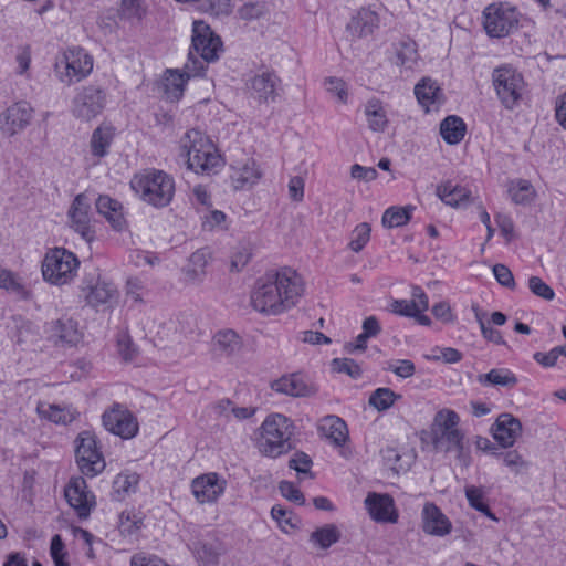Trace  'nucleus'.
<instances>
[{
    "mask_svg": "<svg viewBox=\"0 0 566 566\" xmlns=\"http://www.w3.org/2000/svg\"><path fill=\"white\" fill-rule=\"evenodd\" d=\"M303 293V282L295 270L282 268L260 277L251 293L253 308L262 314L277 315L293 307Z\"/></svg>",
    "mask_w": 566,
    "mask_h": 566,
    "instance_id": "obj_1",
    "label": "nucleus"
},
{
    "mask_svg": "<svg viewBox=\"0 0 566 566\" xmlns=\"http://www.w3.org/2000/svg\"><path fill=\"white\" fill-rule=\"evenodd\" d=\"M180 157L196 174H210L221 166L213 143L201 130L189 129L179 140Z\"/></svg>",
    "mask_w": 566,
    "mask_h": 566,
    "instance_id": "obj_2",
    "label": "nucleus"
},
{
    "mask_svg": "<svg viewBox=\"0 0 566 566\" xmlns=\"http://www.w3.org/2000/svg\"><path fill=\"white\" fill-rule=\"evenodd\" d=\"M293 422L281 413H272L265 418L260 427V437L256 441L259 452L269 458L276 459L293 449Z\"/></svg>",
    "mask_w": 566,
    "mask_h": 566,
    "instance_id": "obj_3",
    "label": "nucleus"
},
{
    "mask_svg": "<svg viewBox=\"0 0 566 566\" xmlns=\"http://www.w3.org/2000/svg\"><path fill=\"white\" fill-rule=\"evenodd\" d=\"M130 186L145 202L156 208L168 206L175 193L172 177L163 170H151L145 175L135 176Z\"/></svg>",
    "mask_w": 566,
    "mask_h": 566,
    "instance_id": "obj_4",
    "label": "nucleus"
},
{
    "mask_svg": "<svg viewBox=\"0 0 566 566\" xmlns=\"http://www.w3.org/2000/svg\"><path fill=\"white\" fill-rule=\"evenodd\" d=\"M80 262L76 255L64 248H55L45 254L42 263L43 279L55 285L71 281Z\"/></svg>",
    "mask_w": 566,
    "mask_h": 566,
    "instance_id": "obj_5",
    "label": "nucleus"
},
{
    "mask_svg": "<svg viewBox=\"0 0 566 566\" xmlns=\"http://www.w3.org/2000/svg\"><path fill=\"white\" fill-rule=\"evenodd\" d=\"M93 70V57L82 48L65 51L55 62V74L60 82L72 85L87 77Z\"/></svg>",
    "mask_w": 566,
    "mask_h": 566,
    "instance_id": "obj_6",
    "label": "nucleus"
},
{
    "mask_svg": "<svg viewBox=\"0 0 566 566\" xmlns=\"http://www.w3.org/2000/svg\"><path fill=\"white\" fill-rule=\"evenodd\" d=\"M492 81L502 105L506 109L515 108L525 88L523 75L512 66L503 65L493 71Z\"/></svg>",
    "mask_w": 566,
    "mask_h": 566,
    "instance_id": "obj_7",
    "label": "nucleus"
},
{
    "mask_svg": "<svg viewBox=\"0 0 566 566\" xmlns=\"http://www.w3.org/2000/svg\"><path fill=\"white\" fill-rule=\"evenodd\" d=\"M107 94L97 85H85L77 90L71 103L72 115L83 122L97 117L106 106Z\"/></svg>",
    "mask_w": 566,
    "mask_h": 566,
    "instance_id": "obj_8",
    "label": "nucleus"
},
{
    "mask_svg": "<svg viewBox=\"0 0 566 566\" xmlns=\"http://www.w3.org/2000/svg\"><path fill=\"white\" fill-rule=\"evenodd\" d=\"M75 443V458L81 472L87 476L101 473L105 469V460L97 447L95 433L88 430L82 431Z\"/></svg>",
    "mask_w": 566,
    "mask_h": 566,
    "instance_id": "obj_9",
    "label": "nucleus"
},
{
    "mask_svg": "<svg viewBox=\"0 0 566 566\" xmlns=\"http://www.w3.org/2000/svg\"><path fill=\"white\" fill-rule=\"evenodd\" d=\"M483 25L491 38H504L517 29L518 17L515 8L492 3L483 11Z\"/></svg>",
    "mask_w": 566,
    "mask_h": 566,
    "instance_id": "obj_10",
    "label": "nucleus"
},
{
    "mask_svg": "<svg viewBox=\"0 0 566 566\" xmlns=\"http://www.w3.org/2000/svg\"><path fill=\"white\" fill-rule=\"evenodd\" d=\"M222 46V42L216 35L210 27L201 20L193 21L192 38L190 53L199 61L206 63L213 62L218 59V52Z\"/></svg>",
    "mask_w": 566,
    "mask_h": 566,
    "instance_id": "obj_11",
    "label": "nucleus"
},
{
    "mask_svg": "<svg viewBox=\"0 0 566 566\" xmlns=\"http://www.w3.org/2000/svg\"><path fill=\"white\" fill-rule=\"evenodd\" d=\"M205 74L203 62L193 56V53L188 54V60L180 70L168 69L163 78L164 92L168 98L179 99L185 90V84L191 77L202 76Z\"/></svg>",
    "mask_w": 566,
    "mask_h": 566,
    "instance_id": "obj_12",
    "label": "nucleus"
},
{
    "mask_svg": "<svg viewBox=\"0 0 566 566\" xmlns=\"http://www.w3.org/2000/svg\"><path fill=\"white\" fill-rule=\"evenodd\" d=\"M105 429L123 439L134 438L139 430L137 418L122 403H114L102 415Z\"/></svg>",
    "mask_w": 566,
    "mask_h": 566,
    "instance_id": "obj_13",
    "label": "nucleus"
},
{
    "mask_svg": "<svg viewBox=\"0 0 566 566\" xmlns=\"http://www.w3.org/2000/svg\"><path fill=\"white\" fill-rule=\"evenodd\" d=\"M64 495L80 518L85 520L90 516L92 509L95 506V496L87 490L84 478H72L64 490Z\"/></svg>",
    "mask_w": 566,
    "mask_h": 566,
    "instance_id": "obj_14",
    "label": "nucleus"
},
{
    "mask_svg": "<svg viewBox=\"0 0 566 566\" xmlns=\"http://www.w3.org/2000/svg\"><path fill=\"white\" fill-rule=\"evenodd\" d=\"M32 116L33 108L28 102L14 103L0 114V130L4 136L12 137L30 124Z\"/></svg>",
    "mask_w": 566,
    "mask_h": 566,
    "instance_id": "obj_15",
    "label": "nucleus"
},
{
    "mask_svg": "<svg viewBox=\"0 0 566 566\" xmlns=\"http://www.w3.org/2000/svg\"><path fill=\"white\" fill-rule=\"evenodd\" d=\"M91 201L86 193H80L74 198L67 212L72 229L86 242H91L95 234L90 217Z\"/></svg>",
    "mask_w": 566,
    "mask_h": 566,
    "instance_id": "obj_16",
    "label": "nucleus"
},
{
    "mask_svg": "<svg viewBox=\"0 0 566 566\" xmlns=\"http://www.w3.org/2000/svg\"><path fill=\"white\" fill-rule=\"evenodd\" d=\"M365 506L370 517L378 523H396L398 521L399 515L395 501L389 494L368 493Z\"/></svg>",
    "mask_w": 566,
    "mask_h": 566,
    "instance_id": "obj_17",
    "label": "nucleus"
},
{
    "mask_svg": "<svg viewBox=\"0 0 566 566\" xmlns=\"http://www.w3.org/2000/svg\"><path fill=\"white\" fill-rule=\"evenodd\" d=\"M280 78L270 72H263L252 76L247 82L250 95L260 103L274 102L277 96V85Z\"/></svg>",
    "mask_w": 566,
    "mask_h": 566,
    "instance_id": "obj_18",
    "label": "nucleus"
},
{
    "mask_svg": "<svg viewBox=\"0 0 566 566\" xmlns=\"http://www.w3.org/2000/svg\"><path fill=\"white\" fill-rule=\"evenodd\" d=\"M422 530L424 533L442 537L451 533L452 523L432 502H427L421 512Z\"/></svg>",
    "mask_w": 566,
    "mask_h": 566,
    "instance_id": "obj_19",
    "label": "nucleus"
},
{
    "mask_svg": "<svg viewBox=\"0 0 566 566\" xmlns=\"http://www.w3.org/2000/svg\"><path fill=\"white\" fill-rule=\"evenodd\" d=\"M492 433L502 448H510L521 436L522 423L513 415L504 412L496 418L492 427Z\"/></svg>",
    "mask_w": 566,
    "mask_h": 566,
    "instance_id": "obj_20",
    "label": "nucleus"
},
{
    "mask_svg": "<svg viewBox=\"0 0 566 566\" xmlns=\"http://www.w3.org/2000/svg\"><path fill=\"white\" fill-rule=\"evenodd\" d=\"M272 390L291 397H311L316 394L317 389L306 382L303 375L298 373L284 375L272 381Z\"/></svg>",
    "mask_w": 566,
    "mask_h": 566,
    "instance_id": "obj_21",
    "label": "nucleus"
},
{
    "mask_svg": "<svg viewBox=\"0 0 566 566\" xmlns=\"http://www.w3.org/2000/svg\"><path fill=\"white\" fill-rule=\"evenodd\" d=\"M192 494L200 504L214 502L224 491L217 473H207L193 479Z\"/></svg>",
    "mask_w": 566,
    "mask_h": 566,
    "instance_id": "obj_22",
    "label": "nucleus"
},
{
    "mask_svg": "<svg viewBox=\"0 0 566 566\" xmlns=\"http://www.w3.org/2000/svg\"><path fill=\"white\" fill-rule=\"evenodd\" d=\"M379 27V15L370 6L359 8L350 18L346 30L356 38H364L374 33Z\"/></svg>",
    "mask_w": 566,
    "mask_h": 566,
    "instance_id": "obj_23",
    "label": "nucleus"
},
{
    "mask_svg": "<svg viewBox=\"0 0 566 566\" xmlns=\"http://www.w3.org/2000/svg\"><path fill=\"white\" fill-rule=\"evenodd\" d=\"M46 332L56 344L73 346L81 339L77 331V324L71 318H60L52 321L46 326Z\"/></svg>",
    "mask_w": 566,
    "mask_h": 566,
    "instance_id": "obj_24",
    "label": "nucleus"
},
{
    "mask_svg": "<svg viewBox=\"0 0 566 566\" xmlns=\"http://www.w3.org/2000/svg\"><path fill=\"white\" fill-rule=\"evenodd\" d=\"M262 172L253 159H247L241 166L233 167L230 175L234 190L249 189L261 178Z\"/></svg>",
    "mask_w": 566,
    "mask_h": 566,
    "instance_id": "obj_25",
    "label": "nucleus"
},
{
    "mask_svg": "<svg viewBox=\"0 0 566 566\" xmlns=\"http://www.w3.org/2000/svg\"><path fill=\"white\" fill-rule=\"evenodd\" d=\"M463 440L464 433L460 429L440 431L431 434V442L437 451H455L459 459H463Z\"/></svg>",
    "mask_w": 566,
    "mask_h": 566,
    "instance_id": "obj_26",
    "label": "nucleus"
},
{
    "mask_svg": "<svg viewBox=\"0 0 566 566\" xmlns=\"http://www.w3.org/2000/svg\"><path fill=\"white\" fill-rule=\"evenodd\" d=\"M415 95L419 104L428 112L431 105L441 104L444 95L437 81L423 77L415 86Z\"/></svg>",
    "mask_w": 566,
    "mask_h": 566,
    "instance_id": "obj_27",
    "label": "nucleus"
},
{
    "mask_svg": "<svg viewBox=\"0 0 566 566\" xmlns=\"http://www.w3.org/2000/svg\"><path fill=\"white\" fill-rule=\"evenodd\" d=\"M95 205L98 213L103 214L115 230L120 231L124 229L126 220L119 201L109 196L102 195L96 199Z\"/></svg>",
    "mask_w": 566,
    "mask_h": 566,
    "instance_id": "obj_28",
    "label": "nucleus"
},
{
    "mask_svg": "<svg viewBox=\"0 0 566 566\" xmlns=\"http://www.w3.org/2000/svg\"><path fill=\"white\" fill-rule=\"evenodd\" d=\"M319 430L335 447H343L348 439L347 424L337 416L325 417L319 424Z\"/></svg>",
    "mask_w": 566,
    "mask_h": 566,
    "instance_id": "obj_29",
    "label": "nucleus"
},
{
    "mask_svg": "<svg viewBox=\"0 0 566 566\" xmlns=\"http://www.w3.org/2000/svg\"><path fill=\"white\" fill-rule=\"evenodd\" d=\"M436 193L441 201L453 208L464 207L471 198V191L469 189L453 185L451 181L438 186Z\"/></svg>",
    "mask_w": 566,
    "mask_h": 566,
    "instance_id": "obj_30",
    "label": "nucleus"
},
{
    "mask_svg": "<svg viewBox=\"0 0 566 566\" xmlns=\"http://www.w3.org/2000/svg\"><path fill=\"white\" fill-rule=\"evenodd\" d=\"M467 133L464 120L457 115H449L440 123V135L448 145H458Z\"/></svg>",
    "mask_w": 566,
    "mask_h": 566,
    "instance_id": "obj_31",
    "label": "nucleus"
},
{
    "mask_svg": "<svg viewBox=\"0 0 566 566\" xmlns=\"http://www.w3.org/2000/svg\"><path fill=\"white\" fill-rule=\"evenodd\" d=\"M209 256L210 253L208 249H199L190 255L188 264L184 269V273L189 282H202Z\"/></svg>",
    "mask_w": 566,
    "mask_h": 566,
    "instance_id": "obj_32",
    "label": "nucleus"
},
{
    "mask_svg": "<svg viewBox=\"0 0 566 566\" xmlns=\"http://www.w3.org/2000/svg\"><path fill=\"white\" fill-rule=\"evenodd\" d=\"M476 380L482 386H496L504 388H513L518 382L515 374L506 368H493L486 374L478 375Z\"/></svg>",
    "mask_w": 566,
    "mask_h": 566,
    "instance_id": "obj_33",
    "label": "nucleus"
},
{
    "mask_svg": "<svg viewBox=\"0 0 566 566\" xmlns=\"http://www.w3.org/2000/svg\"><path fill=\"white\" fill-rule=\"evenodd\" d=\"M114 135V128L111 126H98L94 129L90 142L92 155L96 158L105 157L108 154Z\"/></svg>",
    "mask_w": 566,
    "mask_h": 566,
    "instance_id": "obj_34",
    "label": "nucleus"
},
{
    "mask_svg": "<svg viewBox=\"0 0 566 566\" xmlns=\"http://www.w3.org/2000/svg\"><path fill=\"white\" fill-rule=\"evenodd\" d=\"M240 336L232 329L219 331L213 337V347L224 356H232L241 349Z\"/></svg>",
    "mask_w": 566,
    "mask_h": 566,
    "instance_id": "obj_35",
    "label": "nucleus"
},
{
    "mask_svg": "<svg viewBox=\"0 0 566 566\" xmlns=\"http://www.w3.org/2000/svg\"><path fill=\"white\" fill-rule=\"evenodd\" d=\"M117 295V290L111 283L104 281H97L93 286L90 287L86 294L87 304L93 307L106 305L111 303Z\"/></svg>",
    "mask_w": 566,
    "mask_h": 566,
    "instance_id": "obj_36",
    "label": "nucleus"
},
{
    "mask_svg": "<svg viewBox=\"0 0 566 566\" xmlns=\"http://www.w3.org/2000/svg\"><path fill=\"white\" fill-rule=\"evenodd\" d=\"M365 115L368 120V126L374 132H384L387 127L388 120L386 112L381 102L377 98H371L365 105Z\"/></svg>",
    "mask_w": 566,
    "mask_h": 566,
    "instance_id": "obj_37",
    "label": "nucleus"
},
{
    "mask_svg": "<svg viewBox=\"0 0 566 566\" xmlns=\"http://www.w3.org/2000/svg\"><path fill=\"white\" fill-rule=\"evenodd\" d=\"M139 475L136 473H120L113 481L112 499L123 501L130 493L136 491Z\"/></svg>",
    "mask_w": 566,
    "mask_h": 566,
    "instance_id": "obj_38",
    "label": "nucleus"
},
{
    "mask_svg": "<svg viewBox=\"0 0 566 566\" xmlns=\"http://www.w3.org/2000/svg\"><path fill=\"white\" fill-rule=\"evenodd\" d=\"M413 207H390L385 210L382 214V226L385 228H398L407 224L411 218V212L413 211Z\"/></svg>",
    "mask_w": 566,
    "mask_h": 566,
    "instance_id": "obj_39",
    "label": "nucleus"
},
{
    "mask_svg": "<svg viewBox=\"0 0 566 566\" xmlns=\"http://www.w3.org/2000/svg\"><path fill=\"white\" fill-rule=\"evenodd\" d=\"M195 552L197 558L207 566L216 565L222 553L220 543L213 542H198L195 544Z\"/></svg>",
    "mask_w": 566,
    "mask_h": 566,
    "instance_id": "obj_40",
    "label": "nucleus"
},
{
    "mask_svg": "<svg viewBox=\"0 0 566 566\" xmlns=\"http://www.w3.org/2000/svg\"><path fill=\"white\" fill-rule=\"evenodd\" d=\"M340 538V533L334 524H326L314 532L310 536V541L318 547L326 549Z\"/></svg>",
    "mask_w": 566,
    "mask_h": 566,
    "instance_id": "obj_41",
    "label": "nucleus"
},
{
    "mask_svg": "<svg viewBox=\"0 0 566 566\" xmlns=\"http://www.w3.org/2000/svg\"><path fill=\"white\" fill-rule=\"evenodd\" d=\"M460 422L459 415L451 409H441L439 410L431 426V434H434L440 431L455 430L459 429L458 424Z\"/></svg>",
    "mask_w": 566,
    "mask_h": 566,
    "instance_id": "obj_42",
    "label": "nucleus"
},
{
    "mask_svg": "<svg viewBox=\"0 0 566 566\" xmlns=\"http://www.w3.org/2000/svg\"><path fill=\"white\" fill-rule=\"evenodd\" d=\"M0 289H4L22 300L30 298V292L21 282V279L9 270L2 269L1 271Z\"/></svg>",
    "mask_w": 566,
    "mask_h": 566,
    "instance_id": "obj_43",
    "label": "nucleus"
},
{
    "mask_svg": "<svg viewBox=\"0 0 566 566\" xmlns=\"http://www.w3.org/2000/svg\"><path fill=\"white\" fill-rule=\"evenodd\" d=\"M401 396L396 395L390 388H378L369 397V405L378 411L389 409Z\"/></svg>",
    "mask_w": 566,
    "mask_h": 566,
    "instance_id": "obj_44",
    "label": "nucleus"
},
{
    "mask_svg": "<svg viewBox=\"0 0 566 566\" xmlns=\"http://www.w3.org/2000/svg\"><path fill=\"white\" fill-rule=\"evenodd\" d=\"M509 193L512 201L517 205H525L533 200L535 191L530 181L518 180L510 187Z\"/></svg>",
    "mask_w": 566,
    "mask_h": 566,
    "instance_id": "obj_45",
    "label": "nucleus"
},
{
    "mask_svg": "<svg viewBox=\"0 0 566 566\" xmlns=\"http://www.w3.org/2000/svg\"><path fill=\"white\" fill-rule=\"evenodd\" d=\"M370 224L367 222L359 223L352 232L349 249L354 252L361 251L370 239Z\"/></svg>",
    "mask_w": 566,
    "mask_h": 566,
    "instance_id": "obj_46",
    "label": "nucleus"
},
{
    "mask_svg": "<svg viewBox=\"0 0 566 566\" xmlns=\"http://www.w3.org/2000/svg\"><path fill=\"white\" fill-rule=\"evenodd\" d=\"M397 64L411 69L416 63L418 53L415 42H401L396 50Z\"/></svg>",
    "mask_w": 566,
    "mask_h": 566,
    "instance_id": "obj_47",
    "label": "nucleus"
},
{
    "mask_svg": "<svg viewBox=\"0 0 566 566\" xmlns=\"http://www.w3.org/2000/svg\"><path fill=\"white\" fill-rule=\"evenodd\" d=\"M494 455L501 457L503 463L510 468L515 474H520L523 470L528 468V462L516 450H509L505 452H493Z\"/></svg>",
    "mask_w": 566,
    "mask_h": 566,
    "instance_id": "obj_48",
    "label": "nucleus"
},
{
    "mask_svg": "<svg viewBox=\"0 0 566 566\" xmlns=\"http://www.w3.org/2000/svg\"><path fill=\"white\" fill-rule=\"evenodd\" d=\"M333 370L346 374L354 379H357L361 376L360 366L352 358H335L332 360Z\"/></svg>",
    "mask_w": 566,
    "mask_h": 566,
    "instance_id": "obj_49",
    "label": "nucleus"
},
{
    "mask_svg": "<svg viewBox=\"0 0 566 566\" xmlns=\"http://www.w3.org/2000/svg\"><path fill=\"white\" fill-rule=\"evenodd\" d=\"M198 8L212 15L228 14L230 11V0H199Z\"/></svg>",
    "mask_w": 566,
    "mask_h": 566,
    "instance_id": "obj_50",
    "label": "nucleus"
},
{
    "mask_svg": "<svg viewBox=\"0 0 566 566\" xmlns=\"http://www.w3.org/2000/svg\"><path fill=\"white\" fill-rule=\"evenodd\" d=\"M118 13L125 20H140L144 14L139 0H122Z\"/></svg>",
    "mask_w": 566,
    "mask_h": 566,
    "instance_id": "obj_51",
    "label": "nucleus"
},
{
    "mask_svg": "<svg viewBox=\"0 0 566 566\" xmlns=\"http://www.w3.org/2000/svg\"><path fill=\"white\" fill-rule=\"evenodd\" d=\"M528 287L534 295L546 301H552L555 296L554 290L539 276H531L528 279Z\"/></svg>",
    "mask_w": 566,
    "mask_h": 566,
    "instance_id": "obj_52",
    "label": "nucleus"
},
{
    "mask_svg": "<svg viewBox=\"0 0 566 566\" xmlns=\"http://www.w3.org/2000/svg\"><path fill=\"white\" fill-rule=\"evenodd\" d=\"M465 497L468 503L474 510L481 512L486 510V503L484 502L485 494L481 488L469 485L465 486Z\"/></svg>",
    "mask_w": 566,
    "mask_h": 566,
    "instance_id": "obj_53",
    "label": "nucleus"
},
{
    "mask_svg": "<svg viewBox=\"0 0 566 566\" xmlns=\"http://www.w3.org/2000/svg\"><path fill=\"white\" fill-rule=\"evenodd\" d=\"M312 459L302 451L296 452L289 461L290 469L295 470L298 474H308L310 476H312Z\"/></svg>",
    "mask_w": 566,
    "mask_h": 566,
    "instance_id": "obj_54",
    "label": "nucleus"
},
{
    "mask_svg": "<svg viewBox=\"0 0 566 566\" xmlns=\"http://www.w3.org/2000/svg\"><path fill=\"white\" fill-rule=\"evenodd\" d=\"M279 490L286 500L303 505L305 503L304 494L290 481H281L279 484Z\"/></svg>",
    "mask_w": 566,
    "mask_h": 566,
    "instance_id": "obj_55",
    "label": "nucleus"
},
{
    "mask_svg": "<svg viewBox=\"0 0 566 566\" xmlns=\"http://www.w3.org/2000/svg\"><path fill=\"white\" fill-rule=\"evenodd\" d=\"M326 91L337 97L338 102L345 104L348 99L346 84L343 80L329 77L325 82Z\"/></svg>",
    "mask_w": 566,
    "mask_h": 566,
    "instance_id": "obj_56",
    "label": "nucleus"
},
{
    "mask_svg": "<svg viewBox=\"0 0 566 566\" xmlns=\"http://www.w3.org/2000/svg\"><path fill=\"white\" fill-rule=\"evenodd\" d=\"M493 274L497 283L501 284L502 286L507 287L510 290H513L515 287L516 284L513 273L506 265L502 263L495 264L493 266Z\"/></svg>",
    "mask_w": 566,
    "mask_h": 566,
    "instance_id": "obj_57",
    "label": "nucleus"
},
{
    "mask_svg": "<svg viewBox=\"0 0 566 566\" xmlns=\"http://www.w3.org/2000/svg\"><path fill=\"white\" fill-rule=\"evenodd\" d=\"M251 251L249 247L241 245L238 247L231 256V270L240 271L242 270L251 259Z\"/></svg>",
    "mask_w": 566,
    "mask_h": 566,
    "instance_id": "obj_58",
    "label": "nucleus"
},
{
    "mask_svg": "<svg viewBox=\"0 0 566 566\" xmlns=\"http://www.w3.org/2000/svg\"><path fill=\"white\" fill-rule=\"evenodd\" d=\"M390 310L394 314L407 317L419 314L418 310H416V303L411 300H395L390 305Z\"/></svg>",
    "mask_w": 566,
    "mask_h": 566,
    "instance_id": "obj_59",
    "label": "nucleus"
},
{
    "mask_svg": "<svg viewBox=\"0 0 566 566\" xmlns=\"http://www.w3.org/2000/svg\"><path fill=\"white\" fill-rule=\"evenodd\" d=\"M350 176L357 180L371 181L377 178L378 172L374 167H364L355 164L350 168Z\"/></svg>",
    "mask_w": 566,
    "mask_h": 566,
    "instance_id": "obj_60",
    "label": "nucleus"
},
{
    "mask_svg": "<svg viewBox=\"0 0 566 566\" xmlns=\"http://www.w3.org/2000/svg\"><path fill=\"white\" fill-rule=\"evenodd\" d=\"M142 526V520H132L129 513H122L119 516V530L122 534L133 535Z\"/></svg>",
    "mask_w": 566,
    "mask_h": 566,
    "instance_id": "obj_61",
    "label": "nucleus"
},
{
    "mask_svg": "<svg viewBox=\"0 0 566 566\" xmlns=\"http://www.w3.org/2000/svg\"><path fill=\"white\" fill-rule=\"evenodd\" d=\"M289 195L293 201L300 202L304 197V180L300 176H294L289 181Z\"/></svg>",
    "mask_w": 566,
    "mask_h": 566,
    "instance_id": "obj_62",
    "label": "nucleus"
},
{
    "mask_svg": "<svg viewBox=\"0 0 566 566\" xmlns=\"http://www.w3.org/2000/svg\"><path fill=\"white\" fill-rule=\"evenodd\" d=\"M389 369L401 378H409L416 371L415 364L409 359H400L397 361V366L390 365Z\"/></svg>",
    "mask_w": 566,
    "mask_h": 566,
    "instance_id": "obj_63",
    "label": "nucleus"
},
{
    "mask_svg": "<svg viewBox=\"0 0 566 566\" xmlns=\"http://www.w3.org/2000/svg\"><path fill=\"white\" fill-rule=\"evenodd\" d=\"M130 566H169L161 558L150 555L136 554L130 559Z\"/></svg>",
    "mask_w": 566,
    "mask_h": 566,
    "instance_id": "obj_64",
    "label": "nucleus"
}]
</instances>
